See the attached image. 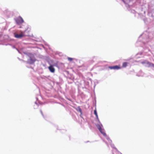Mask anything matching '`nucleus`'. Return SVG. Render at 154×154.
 Wrapping results in <instances>:
<instances>
[{
  "label": "nucleus",
  "instance_id": "nucleus-1",
  "mask_svg": "<svg viewBox=\"0 0 154 154\" xmlns=\"http://www.w3.org/2000/svg\"><path fill=\"white\" fill-rule=\"evenodd\" d=\"M99 131L100 132V133L103 135V136L106 137L107 140H108L109 143H110L112 141L110 139L109 137L107 136L106 134L104 132V129L103 128H101L100 129Z\"/></svg>",
  "mask_w": 154,
  "mask_h": 154
},
{
  "label": "nucleus",
  "instance_id": "nucleus-6",
  "mask_svg": "<svg viewBox=\"0 0 154 154\" xmlns=\"http://www.w3.org/2000/svg\"><path fill=\"white\" fill-rule=\"evenodd\" d=\"M141 63L143 64H144L145 63H146L147 64H148L149 66H154V65L152 63H150L148 61H146V62L145 61L142 62H141Z\"/></svg>",
  "mask_w": 154,
  "mask_h": 154
},
{
  "label": "nucleus",
  "instance_id": "nucleus-8",
  "mask_svg": "<svg viewBox=\"0 0 154 154\" xmlns=\"http://www.w3.org/2000/svg\"><path fill=\"white\" fill-rule=\"evenodd\" d=\"M96 126L99 130L100 129L102 128L101 126H103L101 124L100 125L99 124H97L96 125Z\"/></svg>",
  "mask_w": 154,
  "mask_h": 154
},
{
  "label": "nucleus",
  "instance_id": "nucleus-3",
  "mask_svg": "<svg viewBox=\"0 0 154 154\" xmlns=\"http://www.w3.org/2000/svg\"><path fill=\"white\" fill-rule=\"evenodd\" d=\"M25 36L23 32H21L20 34H14V36L17 38H21Z\"/></svg>",
  "mask_w": 154,
  "mask_h": 154
},
{
  "label": "nucleus",
  "instance_id": "nucleus-4",
  "mask_svg": "<svg viewBox=\"0 0 154 154\" xmlns=\"http://www.w3.org/2000/svg\"><path fill=\"white\" fill-rule=\"evenodd\" d=\"M24 22V21L23 18L20 17L17 20V22L18 24L22 23Z\"/></svg>",
  "mask_w": 154,
  "mask_h": 154
},
{
  "label": "nucleus",
  "instance_id": "nucleus-5",
  "mask_svg": "<svg viewBox=\"0 0 154 154\" xmlns=\"http://www.w3.org/2000/svg\"><path fill=\"white\" fill-rule=\"evenodd\" d=\"M48 69L50 71L52 72H54L55 71V69L53 66L52 65L48 67Z\"/></svg>",
  "mask_w": 154,
  "mask_h": 154
},
{
  "label": "nucleus",
  "instance_id": "nucleus-9",
  "mask_svg": "<svg viewBox=\"0 0 154 154\" xmlns=\"http://www.w3.org/2000/svg\"><path fill=\"white\" fill-rule=\"evenodd\" d=\"M94 114L96 116L97 119H98V116L97 112V111H96V109L94 110Z\"/></svg>",
  "mask_w": 154,
  "mask_h": 154
},
{
  "label": "nucleus",
  "instance_id": "nucleus-17",
  "mask_svg": "<svg viewBox=\"0 0 154 154\" xmlns=\"http://www.w3.org/2000/svg\"><path fill=\"white\" fill-rule=\"evenodd\" d=\"M61 64H63V63H61Z\"/></svg>",
  "mask_w": 154,
  "mask_h": 154
},
{
  "label": "nucleus",
  "instance_id": "nucleus-15",
  "mask_svg": "<svg viewBox=\"0 0 154 154\" xmlns=\"http://www.w3.org/2000/svg\"><path fill=\"white\" fill-rule=\"evenodd\" d=\"M98 121H99V122H100V121H99V119H98Z\"/></svg>",
  "mask_w": 154,
  "mask_h": 154
},
{
  "label": "nucleus",
  "instance_id": "nucleus-2",
  "mask_svg": "<svg viewBox=\"0 0 154 154\" xmlns=\"http://www.w3.org/2000/svg\"><path fill=\"white\" fill-rule=\"evenodd\" d=\"M108 68L111 69H114L115 70H118L121 69V68L120 65H116L112 66H109Z\"/></svg>",
  "mask_w": 154,
  "mask_h": 154
},
{
  "label": "nucleus",
  "instance_id": "nucleus-11",
  "mask_svg": "<svg viewBox=\"0 0 154 154\" xmlns=\"http://www.w3.org/2000/svg\"><path fill=\"white\" fill-rule=\"evenodd\" d=\"M78 111L80 112L81 114H82V111L81 108H79L78 109Z\"/></svg>",
  "mask_w": 154,
  "mask_h": 154
},
{
  "label": "nucleus",
  "instance_id": "nucleus-16",
  "mask_svg": "<svg viewBox=\"0 0 154 154\" xmlns=\"http://www.w3.org/2000/svg\"><path fill=\"white\" fill-rule=\"evenodd\" d=\"M35 104H37L36 102H35Z\"/></svg>",
  "mask_w": 154,
  "mask_h": 154
},
{
  "label": "nucleus",
  "instance_id": "nucleus-7",
  "mask_svg": "<svg viewBox=\"0 0 154 154\" xmlns=\"http://www.w3.org/2000/svg\"><path fill=\"white\" fill-rule=\"evenodd\" d=\"M128 64V63L126 62H124L122 63V67L124 68H125L127 66Z\"/></svg>",
  "mask_w": 154,
  "mask_h": 154
},
{
  "label": "nucleus",
  "instance_id": "nucleus-12",
  "mask_svg": "<svg viewBox=\"0 0 154 154\" xmlns=\"http://www.w3.org/2000/svg\"><path fill=\"white\" fill-rule=\"evenodd\" d=\"M40 112L42 114V116H43V113L42 112V111L41 110H40Z\"/></svg>",
  "mask_w": 154,
  "mask_h": 154
},
{
  "label": "nucleus",
  "instance_id": "nucleus-13",
  "mask_svg": "<svg viewBox=\"0 0 154 154\" xmlns=\"http://www.w3.org/2000/svg\"><path fill=\"white\" fill-rule=\"evenodd\" d=\"M111 146L113 148L114 147V145L113 144H111Z\"/></svg>",
  "mask_w": 154,
  "mask_h": 154
},
{
  "label": "nucleus",
  "instance_id": "nucleus-14",
  "mask_svg": "<svg viewBox=\"0 0 154 154\" xmlns=\"http://www.w3.org/2000/svg\"><path fill=\"white\" fill-rule=\"evenodd\" d=\"M69 78V79H73L74 78H70V77H69V78Z\"/></svg>",
  "mask_w": 154,
  "mask_h": 154
},
{
  "label": "nucleus",
  "instance_id": "nucleus-10",
  "mask_svg": "<svg viewBox=\"0 0 154 154\" xmlns=\"http://www.w3.org/2000/svg\"><path fill=\"white\" fill-rule=\"evenodd\" d=\"M67 59L69 61H71L74 60L75 59L73 58H71V57H68Z\"/></svg>",
  "mask_w": 154,
  "mask_h": 154
}]
</instances>
